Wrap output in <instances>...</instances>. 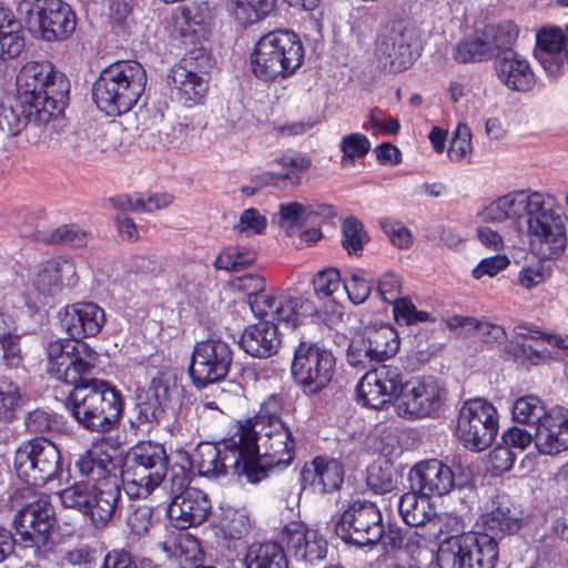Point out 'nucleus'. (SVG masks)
<instances>
[{"label": "nucleus", "mask_w": 568, "mask_h": 568, "mask_svg": "<svg viewBox=\"0 0 568 568\" xmlns=\"http://www.w3.org/2000/svg\"><path fill=\"white\" fill-rule=\"evenodd\" d=\"M479 216L487 223H507L527 239L529 251L538 260L518 271L520 287L531 291L551 277L552 267L545 262L559 260L568 244L567 217L552 195L531 189L514 190L484 206Z\"/></svg>", "instance_id": "f257e3e1"}, {"label": "nucleus", "mask_w": 568, "mask_h": 568, "mask_svg": "<svg viewBox=\"0 0 568 568\" xmlns=\"http://www.w3.org/2000/svg\"><path fill=\"white\" fill-rule=\"evenodd\" d=\"M47 356L50 376L74 387L65 403L74 419L91 432L112 429L123 413V399L110 382L91 377L99 354L87 343L50 342Z\"/></svg>", "instance_id": "f03ea898"}, {"label": "nucleus", "mask_w": 568, "mask_h": 568, "mask_svg": "<svg viewBox=\"0 0 568 568\" xmlns=\"http://www.w3.org/2000/svg\"><path fill=\"white\" fill-rule=\"evenodd\" d=\"M16 85L24 118L36 124H45L59 114L69 93V82L49 62L23 64Z\"/></svg>", "instance_id": "7ed1b4c3"}, {"label": "nucleus", "mask_w": 568, "mask_h": 568, "mask_svg": "<svg viewBox=\"0 0 568 568\" xmlns=\"http://www.w3.org/2000/svg\"><path fill=\"white\" fill-rule=\"evenodd\" d=\"M146 72L136 61H118L104 68L95 80L92 97L106 115L129 112L145 90Z\"/></svg>", "instance_id": "20e7f679"}, {"label": "nucleus", "mask_w": 568, "mask_h": 568, "mask_svg": "<svg viewBox=\"0 0 568 568\" xmlns=\"http://www.w3.org/2000/svg\"><path fill=\"white\" fill-rule=\"evenodd\" d=\"M304 60L297 34L276 30L261 37L251 53V70L264 82H281L293 75Z\"/></svg>", "instance_id": "39448f33"}, {"label": "nucleus", "mask_w": 568, "mask_h": 568, "mask_svg": "<svg viewBox=\"0 0 568 568\" xmlns=\"http://www.w3.org/2000/svg\"><path fill=\"white\" fill-rule=\"evenodd\" d=\"M168 455L161 444L141 442L126 454L122 484L130 498H145L164 480L168 473Z\"/></svg>", "instance_id": "423d86ee"}, {"label": "nucleus", "mask_w": 568, "mask_h": 568, "mask_svg": "<svg viewBox=\"0 0 568 568\" xmlns=\"http://www.w3.org/2000/svg\"><path fill=\"white\" fill-rule=\"evenodd\" d=\"M63 507L83 514L97 530L105 529L112 521L121 500L120 479L89 486L88 483H74L59 491Z\"/></svg>", "instance_id": "0eeeda50"}, {"label": "nucleus", "mask_w": 568, "mask_h": 568, "mask_svg": "<svg viewBox=\"0 0 568 568\" xmlns=\"http://www.w3.org/2000/svg\"><path fill=\"white\" fill-rule=\"evenodd\" d=\"M256 448L245 458L248 481L258 483L275 467H286L295 454V440L284 422H275L256 434Z\"/></svg>", "instance_id": "6e6552de"}, {"label": "nucleus", "mask_w": 568, "mask_h": 568, "mask_svg": "<svg viewBox=\"0 0 568 568\" xmlns=\"http://www.w3.org/2000/svg\"><path fill=\"white\" fill-rule=\"evenodd\" d=\"M398 394L394 398V407L399 417L422 419L435 416L444 406L447 390L444 384L433 377H413L405 379L402 372Z\"/></svg>", "instance_id": "1a4fd4ad"}, {"label": "nucleus", "mask_w": 568, "mask_h": 568, "mask_svg": "<svg viewBox=\"0 0 568 568\" xmlns=\"http://www.w3.org/2000/svg\"><path fill=\"white\" fill-rule=\"evenodd\" d=\"M17 476L28 485L44 486L62 471L58 447L43 437L22 442L14 453Z\"/></svg>", "instance_id": "9d476101"}, {"label": "nucleus", "mask_w": 568, "mask_h": 568, "mask_svg": "<svg viewBox=\"0 0 568 568\" xmlns=\"http://www.w3.org/2000/svg\"><path fill=\"white\" fill-rule=\"evenodd\" d=\"M498 433V413L484 398L465 402L459 410L456 434L463 446L471 452L488 448Z\"/></svg>", "instance_id": "9b49d317"}, {"label": "nucleus", "mask_w": 568, "mask_h": 568, "mask_svg": "<svg viewBox=\"0 0 568 568\" xmlns=\"http://www.w3.org/2000/svg\"><path fill=\"white\" fill-rule=\"evenodd\" d=\"M19 11L29 31L47 41L63 39L75 29V16L62 0L26 1Z\"/></svg>", "instance_id": "f8f14e48"}, {"label": "nucleus", "mask_w": 568, "mask_h": 568, "mask_svg": "<svg viewBox=\"0 0 568 568\" xmlns=\"http://www.w3.org/2000/svg\"><path fill=\"white\" fill-rule=\"evenodd\" d=\"M419 30L413 21H394L377 43L376 55L379 65L390 72L407 70L419 55Z\"/></svg>", "instance_id": "ddd939ff"}, {"label": "nucleus", "mask_w": 568, "mask_h": 568, "mask_svg": "<svg viewBox=\"0 0 568 568\" xmlns=\"http://www.w3.org/2000/svg\"><path fill=\"white\" fill-rule=\"evenodd\" d=\"M336 361L333 353L316 344L301 342L294 352L292 375L305 394L314 395L331 383Z\"/></svg>", "instance_id": "4468645a"}, {"label": "nucleus", "mask_w": 568, "mask_h": 568, "mask_svg": "<svg viewBox=\"0 0 568 568\" xmlns=\"http://www.w3.org/2000/svg\"><path fill=\"white\" fill-rule=\"evenodd\" d=\"M384 532L382 513L368 500L352 503L342 514L336 534L346 542L358 547L375 545Z\"/></svg>", "instance_id": "2eb2a0df"}, {"label": "nucleus", "mask_w": 568, "mask_h": 568, "mask_svg": "<svg viewBox=\"0 0 568 568\" xmlns=\"http://www.w3.org/2000/svg\"><path fill=\"white\" fill-rule=\"evenodd\" d=\"M232 362V348L221 338L197 342L194 345L189 368L193 384L202 388L224 379Z\"/></svg>", "instance_id": "dca6fc26"}, {"label": "nucleus", "mask_w": 568, "mask_h": 568, "mask_svg": "<svg viewBox=\"0 0 568 568\" xmlns=\"http://www.w3.org/2000/svg\"><path fill=\"white\" fill-rule=\"evenodd\" d=\"M231 437L223 443V448L210 443L197 445L192 456V465L202 476H220L232 469L234 474L244 475L248 480L247 462L252 452L245 443L231 445Z\"/></svg>", "instance_id": "f3484780"}, {"label": "nucleus", "mask_w": 568, "mask_h": 568, "mask_svg": "<svg viewBox=\"0 0 568 568\" xmlns=\"http://www.w3.org/2000/svg\"><path fill=\"white\" fill-rule=\"evenodd\" d=\"M250 307L255 316L288 328H295L302 317L315 312L313 303L307 298L282 292L251 296Z\"/></svg>", "instance_id": "a211bd4d"}, {"label": "nucleus", "mask_w": 568, "mask_h": 568, "mask_svg": "<svg viewBox=\"0 0 568 568\" xmlns=\"http://www.w3.org/2000/svg\"><path fill=\"white\" fill-rule=\"evenodd\" d=\"M53 509L45 495L27 504L14 516L16 535L24 547H41L47 544L53 528Z\"/></svg>", "instance_id": "6ab92c4d"}, {"label": "nucleus", "mask_w": 568, "mask_h": 568, "mask_svg": "<svg viewBox=\"0 0 568 568\" xmlns=\"http://www.w3.org/2000/svg\"><path fill=\"white\" fill-rule=\"evenodd\" d=\"M402 372L400 367L393 365H382L366 372L356 387L358 403L374 409L383 408L393 396H397Z\"/></svg>", "instance_id": "aec40b11"}, {"label": "nucleus", "mask_w": 568, "mask_h": 568, "mask_svg": "<svg viewBox=\"0 0 568 568\" xmlns=\"http://www.w3.org/2000/svg\"><path fill=\"white\" fill-rule=\"evenodd\" d=\"M524 523L523 510L507 495L489 499L476 521V527L496 539L517 532Z\"/></svg>", "instance_id": "412c9836"}, {"label": "nucleus", "mask_w": 568, "mask_h": 568, "mask_svg": "<svg viewBox=\"0 0 568 568\" xmlns=\"http://www.w3.org/2000/svg\"><path fill=\"white\" fill-rule=\"evenodd\" d=\"M79 275L73 260L57 256L39 264L31 278L34 291L43 297H53L78 285Z\"/></svg>", "instance_id": "4be33fe9"}, {"label": "nucleus", "mask_w": 568, "mask_h": 568, "mask_svg": "<svg viewBox=\"0 0 568 568\" xmlns=\"http://www.w3.org/2000/svg\"><path fill=\"white\" fill-rule=\"evenodd\" d=\"M60 325L70 339L55 342L83 343L81 339L99 334L105 323V313L93 302L65 306L60 313Z\"/></svg>", "instance_id": "5701e85b"}, {"label": "nucleus", "mask_w": 568, "mask_h": 568, "mask_svg": "<svg viewBox=\"0 0 568 568\" xmlns=\"http://www.w3.org/2000/svg\"><path fill=\"white\" fill-rule=\"evenodd\" d=\"M281 541L296 560L315 564L325 559L327 541L316 528L292 521L281 532Z\"/></svg>", "instance_id": "b1692460"}, {"label": "nucleus", "mask_w": 568, "mask_h": 568, "mask_svg": "<svg viewBox=\"0 0 568 568\" xmlns=\"http://www.w3.org/2000/svg\"><path fill=\"white\" fill-rule=\"evenodd\" d=\"M409 480L413 489L429 498L445 496L455 486L453 470L438 459L417 463L409 471Z\"/></svg>", "instance_id": "393cba45"}, {"label": "nucleus", "mask_w": 568, "mask_h": 568, "mask_svg": "<svg viewBox=\"0 0 568 568\" xmlns=\"http://www.w3.org/2000/svg\"><path fill=\"white\" fill-rule=\"evenodd\" d=\"M211 508L205 493L187 487L173 497L168 507V516L175 528L184 530L205 521Z\"/></svg>", "instance_id": "a878e982"}, {"label": "nucleus", "mask_w": 568, "mask_h": 568, "mask_svg": "<svg viewBox=\"0 0 568 568\" xmlns=\"http://www.w3.org/2000/svg\"><path fill=\"white\" fill-rule=\"evenodd\" d=\"M534 54L548 75H560L568 65L567 39L562 30L558 27L539 30Z\"/></svg>", "instance_id": "bb28decb"}, {"label": "nucleus", "mask_w": 568, "mask_h": 568, "mask_svg": "<svg viewBox=\"0 0 568 568\" xmlns=\"http://www.w3.org/2000/svg\"><path fill=\"white\" fill-rule=\"evenodd\" d=\"M534 443L542 455H557L568 449V410L552 408L537 424Z\"/></svg>", "instance_id": "cd10ccee"}, {"label": "nucleus", "mask_w": 568, "mask_h": 568, "mask_svg": "<svg viewBox=\"0 0 568 568\" xmlns=\"http://www.w3.org/2000/svg\"><path fill=\"white\" fill-rule=\"evenodd\" d=\"M498 80L509 90L526 92L535 85L528 60L514 50H506L495 60Z\"/></svg>", "instance_id": "c85d7f7f"}, {"label": "nucleus", "mask_w": 568, "mask_h": 568, "mask_svg": "<svg viewBox=\"0 0 568 568\" xmlns=\"http://www.w3.org/2000/svg\"><path fill=\"white\" fill-rule=\"evenodd\" d=\"M116 462L109 454L104 444H97L80 455L75 462V468L81 477L85 478L89 486L119 479Z\"/></svg>", "instance_id": "c756f323"}, {"label": "nucleus", "mask_w": 568, "mask_h": 568, "mask_svg": "<svg viewBox=\"0 0 568 568\" xmlns=\"http://www.w3.org/2000/svg\"><path fill=\"white\" fill-rule=\"evenodd\" d=\"M282 404L277 396L271 395L265 399L258 413L243 423H240L236 432L231 436V445L236 443H245L248 452L256 448V434L266 426L273 425L275 422H283L280 417Z\"/></svg>", "instance_id": "7c9ffc66"}, {"label": "nucleus", "mask_w": 568, "mask_h": 568, "mask_svg": "<svg viewBox=\"0 0 568 568\" xmlns=\"http://www.w3.org/2000/svg\"><path fill=\"white\" fill-rule=\"evenodd\" d=\"M240 346L253 357L267 358L274 355L281 346L276 323L264 320L248 325L241 335Z\"/></svg>", "instance_id": "2f4dec72"}, {"label": "nucleus", "mask_w": 568, "mask_h": 568, "mask_svg": "<svg viewBox=\"0 0 568 568\" xmlns=\"http://www.w3.org/2000/svg\"><path fill=\"white\" fill-rule=\"evenodd\" d=\"M302 479L317 494L339 489L344 479V469L336 459L316 457L302 470Z\"/></svg>", "instance_id": "473e14b6"}, {"label": "nucleus", "mask_w": 568, "mask_h": 568, "mask_svg": "<svg viewBox=\"0 0 568 568\" xmlns=\"http://www.w3.org/2000/svg\"><path fill=\"white\" fill-rule=\"evenodd\" d=\"M399 348L396 331L389 325L367 327L359 345V353L375 362L393 357Z\"/></svg>", "instance_id": "72a5a7b5"}, {"label": "nucleus", "mask_w": 568, "mask_h": 568, "mask_svg": "<svg viewBox=\"0 0 568 568\" xmlns=\"http://www.w3.org/2000/svg\"><path fill=\"white\" fill-rule=\"evenodd\" d=\"M180 34L185 41L197 43L205 39L213 24V10L206 1L193 2L181 12Z\"/></svg>", "instance_id": "f704fd0d"}, {"label": "nucleus", "mask_w": 568, "mask_h": 568, "mask_svg": "<svg viewBox=\"0 0 568 568\" xmlns=\"http://www.w3.org/2000/svg\"><path fill=\"white\" fill-rule=\"evenodd\" d=\"M169 84L174 98L186 108L202 104L209 91V78L172 70L169 74Z\"/></svg>", "instance_id": "c9c22d12"}, {"label": "nucleus", "mask_w": 568, "mask_h": 568, "mask_svg": "<svg viewBox=\"0 0 568 568\" xmlns=\"http://www.w3.org/2000/svg\"><path fill=\"white\" fill-rule=\"evenodd\" d=\"M467 568H495L498 560V541L483 531L465 534Z\"/></svg>", "instance_id": "e433bc0d"}, {"label": "nucleus", "mask_w": 568, "mask_h": 568, "mask_svg": "<svg viewBox=\"0 0 568 568\" xmlns=\"http://www.w3.org/2000/svg\"><path fill=\"white\" fill-rule=\"evenodd\" d=\"M217 532L226 540H240L252 529L250 513L245 507L222 505L215 519Z\"/></svg>", "instance_id": "4c0bfd02"}, {"label": "nucleus", "mask_w": 568, "mask_h": 568, "mask_svg": "<svg viewBox=\"0 0 568 568\" xmlns=\"http://www.w3.org/2000/svg\"><path fill=\"white\" fill-rule=\"evenodd\" d=\"M398 510L403 520L412 527L428 528L435 515V507L430 498L420 495L416 489L400 496Z\"/></svg>", "instance_id": "58836bf2"}, {"label": "nucleus", "mask_w": 568, "mask_h": 568, "mask_svg": "<svg viewBox=\"0 0 568 568\" xmlns=\"http://www.w3.org/2000/svg\"><path fill=\"white\" fill-rule=\"evenodd\" d=\"M277 0H225V9L241 27L252 26L275 9Z\"/></svg>", "instance_id": "ea45409f"}, {"label": "nucleus", "mask_w": 568, "mask_h": 568, "mask_svg": "<svg viewBox=\"0 0 568 568\" xmlns=\"http://www.w3.org/2000/svg\"><path fill=\"white\" fill-rule=\"evenodd\" d=\"M22 362L20 335L13 317L0 313V363L9 368L18 367Z\"/></svg>", "instance_id": "a19ab883"}, {"label": "nucleus", "mask_w": 568, "mask_h": 568, "mask_svg": "<svg viewBox=\"0 0 568 568\" xmlns=\"http://www.w3.org/2000/svg\"><path fill=\"white\" fill-rule=\"evenodd\" d=\"M273 163L282 168V171L275 172L278 176L280 187L295 189L301 184L300 173L310 169L311 159L293 151H286L274 159Z\"/></svg>", "instance_id": "79ce46f5"}, {"label": "nucleus", "mask_w": 568, "mask_h": 568, "mask_svg": "<svg viewBox=\"0 0 568 568\" xmlns=\"http://www.w3.org/2000/svg\"><path fill=\"white\" fill-rule=\"evenodd\" d=\"M436 564L439 568H467L465 534L452 535L440 541Z\"/></svg>", "instance_id": "37998d69"}, {"label": "nucleus", "mask_w": 568, "mask_h": 568, "mask_svg": "<svg viewBox=\"0 0 568 568\" xmlns=\"http://www.w3.org/2000/svg\"><path fill=\"white\" fill-rule=\"evenodd\" d=\"M247 568H288V560L276 542L253 544L247 555Z\"/></svg>", "instance_id": "c03bdc74"}, {"label": "nucleus", "mask_w": 568, "mask_h": 568, "mask_svg": "<svg viewBox=\"0 0 568 568\" xmlns=\"http://www.w3.org/2000/svg\"><path fill=\"white\" fill-rule=\"evenodd\" d=\"M481 31L487 44L491 47V57H496V59L506 50H513L511 45L518 38L517 27L510 21L488 24Z\"/></svg>", "instance_id": "a18cd8bd"}, {"label": "nucleus", "mask_w": 568, "mask_h": 568, "mask_svg": "<svg viewBox=\"0 0 568 568\" xmlns=\"http://www.w3.org/2000/svg\"><path fill=\"white\" fill-rule=\"evenodd\" d=\"M453 58L460 63L485 61L493 58L491 47L484 39L483 31H479L459 41L453 51Z\"/></svg>", "instance_id": "49530a36"}, {"label": "nucleus", "mask_w": 568, "mask_h": 568, "mask_svg": "<svg viewBox=\"0 0 568 568\" xmlns=\"http://www.w3.org/2000/svg\"><path fill=\"white\" fill-rule=\"evenodd\" d=\"M256 258V252L246 246L235 245L224 248L215 258L214 266L217 270L237 272L251 265Z\"/></svg>", "instance_id": "de8ad7c7"}, {"label": "nucleus", "mask_w": 568, "mask_h": 568, "mask_svg": "<svg viewBox=\"0 0 568 568\" xmlns=\"http://www.w3.org/2000/svg\"><path fill=\"white\" fill-rule=\"evenodd\" d=\"M513 417L521 424H539L548 414L542 400L535 395H525L516 399L513 405Z\"/></svg>", "instance_id": "09e8293b"}, {"label": "nucleus", "mask_w": 568, "mask_h": 568, "mask_svg": "<svg viewBox=\"0 0 568 568\" xmlns=\"http://www.w3.org/2000/svg\"><path fill=\"white\" fill-rule=\"evenodd\" d=\"M464 528L463 520L458 515L449 513L437 514L435 511L428 528H426L425 532H422V540L424 542L433 541L444 534H449V536L464 534Z\"/></svg>", "instance_id": "8fccbe9b"}, {"label": "nucleus", "mask_w": 568, "mask_h": 568, "mask_svg": "<svg viewBox=\"0 0 568 568\" xmlns=\"http://www.w3.org/2000/svg\"><path fill=\"white\" fill-rule=\"evenodd\" d=\"M342 152L341 165L353 166L355 161L365 156L371 150V142L362 133H351L342 138L339 143Z\"/></svg>", "instance_id": "3c124183"}, {"label": "nucleus", "mask_w": 568, "mask_h": 568, "mask_svg": "<svg viewBox=\"0 0 568 568\" xmlns=\"http://www.w3.org/2000/svg\"><path fill=\"white\" fill-rule=\"evenodd\" d=\"M211 58L209 53L203 48H194L189 51L171 70L187 73L189 75L197 74L203 78H209Z\"/></svg>", "instance_id": "603ef678"}, {"label": "nucleus", "mask_w": 568, "mask_h": 568, "mask_svg": "<svg viewBox=\"0 0 568 568\" xmlns=\"http://www.w3.org/2000/svg\"><path fill=\"white\" fill-rule=\"evenodd\" d=\"M24 47V40L19 32V24L14 20L0 24V58H16Z\"/></svg>", "instance_id": "864d4df0"}, {"label": "nucleus", "mask_w": 568, "mask_h": 568, "mask_svg": "<svg viewBox=\"0 0 568 568\" xmlns=\"http://www.w3.org/2000/svg\"><path fill=\"white\" fill-rule=\"evenodd\" d=\"M367 485L377 494H386L395 488L393 466L384 462L374 463L367 469Z\"/></svg>", "instance_id": "5fc2aeb1"}, {"label": "nucleus", "mask_w": 568, "mask_h": 568, "mask_svg": "<svg viewBox=\"0 0 568 568\" xmlns=\"http://www.w3.org/2000/svg\"><path fill=\"white\" fill-rule=\"evenodd\" d=\"M310 209L306 203L290 202L280 205V224L287 233H291L295 227H301L303 224L310 222Z\"/></svg>", "instance_id": "6e6d98bb"}, {"label": "nucleus", "mask_w": 568, "mask_h": 568, "mask_svg": "<svg viewBox=\"0 0 568 568\" xmlns=\"http://www.w3.org/2000/svg\"><path fill=\"white\" fill-rule=\"evenodd\" d=\"M19 387L8 378H0V422H11L20 406Z\"/></svg>", "instance_id": "4d7b16f0"}, {"label": "nucleus", "mask_w": 568, "mask_h": 568, "mask_svg": "<svg viewBox=\"0 0 568 568\" xmlns=\"http://www.w3.org/2000/svg\"><path fill=\"white\" fill-rule=\"evenodd\" d=\"M342 233V244L349 254L362 251L363 245L368 241L362 222L354 216L347 217L343 222Z\"/></svg>", "instance_id": "13d9d810"}, {"label": "nucleus", "mask_w": 568, "mask_h": 568, "mask_svg": "<svg viewBox=\"0 0 568 568\" xmlns=\"http://www.w3.org/2000/svg\"><path fill=\"white\" fill-rule=\"evenodd\" d=\"M471 132L466 123H458L447 150V155L453 162H460L471 153Z\"/></svg>", "instance_id": "bf43d9fd"}, {"label": "nucleus", "mask_w": 568, "mask_h": 568, "mask_svg": "<svg viewBox=\"0 0 568 568\" xmlns=\"http://www.w3.org/2000/svg\"><path fill=\"white\" fill-rule=\"evenodd\" d=\"M155 524L153 508L148 505L135 507L129 513L126 518L130 532L138 538L148 536Z\"/></svg>", "instance_id": "052dcab7"}, {"label": "nucleus", "mask_w": 568, "mask_h": 568, "mask_svg": "<svg viewBox=\"0 0 568 568\" xmlns=\"http://www.w3.org/2000/svg\"><path fill=\"white\" fill-rule=\"evenodd\" d=\"M344 287L354 304H362L368 298L373 285L372 280L366 276V272L358 270L344 281Z\"/></svg>", "instance_id": "680f3d73"}, {"label": "nucleus", "mask_w": 568, "mask_h": 568, "mask_svg": "<svg viewBox=\"0 0 568 568\" xmlns=\"http://www.w3.org/2000/svg\"><path fill=\"white\" fill-rule=\"evenodd\" d=\"M51 244H68L80 247L87 244L88 234L77 225H62L43 239Z\"/></svg>", "instance_id": "e2e57ef3"}, {"label": "nucleus", "mask_w": 568, "mask_h": 568, "mask_svg": "<svg viewBox=\"0 0 568 568\" xmlns=\"http://www.w3.org/2000/svg\"><path fill=\"white\" fill-rule=\"evenodd\" d=\"M266 226V217L256 209L250 207L241 213L239 222L234 225V231L245 236H252L263 233Z\"/></svg>", "instance_id": "0e129e2a"}, {"label": "nucleus", "mask_w": 568, "mask_h": 568, "mask_svg": "<svg viewBox=\"0 0 568 568\" xmlns=\"http://www.w3.org/2000/svg\"><path fill=\"white\" fill-rule=\"evenodd\" d=\"M392 305L397 322L410 325L429 321V313L417 310L412 301L406 297H400Z\"/></svg>", "instance_id": "69168bd1"}, {"label": "nucleus", "mask_w": 568, "mask_h": 568, "mask_svg": "<svg viewBox=\"0 0 568 568\" xmlns=\"http://www.w3.org/2000/svg\"><path fill=\"white\" fill-rule=\"evenodd\" d=\"M201 557L197 539L187 532L175 534V558L180 561L192 562Z\"/></svg>", "instance_id": "338daca9"}, {"label": "nucleus", "mask_w": 568, "mask_h": 568, "mask_svg": "<svg viewBox=\"0 0 568 568\" xmlns=\"http://www.w3.org/2000/svg\"><path fill=\"white\" fill-rule=\"evenodd\" d=\"M314 291L318 296H331L336 291L339 290L341 286V275L339 272L334 268H325L320 271L314 280H313Z\"/></svg>", "instance_id": "774afa93"}]
</instances>
